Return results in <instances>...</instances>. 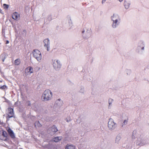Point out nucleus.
Wrapping results in <instances>:
<instances>
[{
  "label": "nucleus",
  "instance_id": "obj_19",
  "mask_svg": "<svg viewBox=\"0 0 149 149\" xmlns=\"http://www.w3.org/2000/svg\"><path fill=\"white\" fill-rule=\"evenodd\" d=\"M113 99L111 98H109L108 100V104L109 105L108 106V108H110L111 107V106L112 103L113 102Z\"/></svg>",
  "mask_w": 149,
  "mask_h": 149
},
{
  "label": "nucleus",
  "instance_id": "obj_26",
  "mask_svg": "<svg viewBox=\"0 0 149 149\" xmlns=\"http://www.w3.org/2000/svg\"><path fill=\"white\" fill-rule=\"evenodd\" d=\"M6 88V86L4 85L2 86H1V88L3 90L5 89Z\"/></svg>",
  "mask_w": 149,
  "mask_h": 149
},
{
  "label": "nucleus",
  "instance_id": "obj_4",
  "mask_svg": "<svg viewBox=\"0 0 149 149\" xmlns=\"http://www.w3.org/2000/svg\"><path fill=\"white\" fill-rule=\"evenodd\" d=\"M52 65L54 69L56 70H60L62 66L60 61L58 59L52 60Z\"/></svg>",
  "mask_w": 149,
  "mask_h": 149
},
{
  "label": "nucleus",
  "instance_id": "obj_5",
  "mask_svg": "<svg viewBox=\"0 0 149 149\" xmlns=\"http://www.w3.org/2000/svg\"><path fill=\"white\" fill-rule=\"evenodd\" d=\"M116 126V123L112 118H110L108 123V127L109 130H112L115 129Z\"/></svg>",
  "mask_w": 149,
  "mask_h": 149
},
{
  "label": "nucleus",
  "instance_id": "obj_7",
  "mask_svg": "<svg viewBox=\"0 0 149 149\" xmlns=\"http://www.w3.org/2000/svg\"><path fill=\"white\" fill-rule=\"evenodd\" d=\"M146 143V140L144 138H138L136 141V144L137 146H142Z\"/></svg>",
  "mask_w": 149,
  "mask_h": 149
},
{
  "label": "nucleus",
  "instance_id": "obj_15",
  "mask_svg": "<svg viewBox=\"0 0 149 149\" xmlns=\"http://www.w3.org/2000/svg\"><path fill=\"white\" fill-rule=\"evenodd\" d=\"M12 18L15 20H16L19 17V15L16 12L14 13L12 16Z\"/></svg>",
  "mask_w": 149,
  "mask_h": 149
},
{
  "label": "nucleus",
  "instance_id": "obj_14",
  "mask_svg": "<svg viewBox=\"0 0 149 149\" xmlns=\"http://www.w3.org/2000/svg\"><path fill=\"white\" fill-rule=\"evenodd\" d=\"M62 139V136H57L53 138L52 141L56 142H58L61 140Z\"/></svg>",
  "mask_w": 149,
  "mask_h": 149
},
{
  "label": "nucleus",
  "instance_id": "obj_3",
  "mask_svg": "<svg viewBox=\"0 0 149 149\" xmlns=\"http://www.w3.org/2000/svg\"><path fill=\"white\" fill-rule=\"evenodd\" d=\"M33 57L39 62H40L42 58V55L41 52L38 49H35L32 52Z\"/></svg>",
  "mask_w": 149,
  "mask_h": 149
},
{
  "label": "nucleus",
  "instance_id": "obj_1",
  "mask_svg": "<svg viewBox=\"0 0 149 149\" xmlns=\"http://www.w3.org/2000/svg\"><path fill=\"white\" fill-rule=\"evenodd\" d=\"M111 19L113 22L112 27L116 28L120 24V18L119 16L117 14H114L111 17Z\"/></svg>",
  "mask_w": 149,
  "mask_h": 149
},
{
  "label": "nucleus",
  "instance_id": "obj_9",
  "mask_svg": "<svg viewBox=\"0 0 149 149\" xmlns=\"http://www.w3.org/2000/svg\"><path fill=\"white\" fill-rule=\"evenodd\" d=\"M63 104V102L62 100L60 99H58L55 102L54 108H57V109L58 110L62 105Z\"/></svg>",
  "mask_w": 149,
  "mask_h": 149
},
{
  "label": "nucleus",
  "instance_id": "obj_29",
  "mask_svg": "<svg viewBox=\"0 0 149 149\" xmlns=\"http://www.w3.org/2000/svg\"><path fill=\"white\" fill-rule=\"evenodd\" d=\"M9 43V41H8V40H7V41H6V44H8V43Z\"/></svg>",
  "mask_w": 149,
  "mask_h": 149
},
{
  "label": "nucleus",
  "instance_id": "obj_34",
  "mask_svg": "<svg viewBox=\"0 0 149 149\" xmlns=\"http://www.w3.org/2000/svg\"><path fill=\"white\" fill-rule=\"evenodd\" d=\"M67 121L68 122H69V120H67Z\"/></svg>",
  "mask_w": 149,
  "mask_h": 149
},
{
  "label": "nucleus",
  "instance_id": "obj_31",
  "mask_svg": "<svg viewBox=\"0 0 149 149\" xmlns=\"http://www.w3.org/2000/svg\"><path fill=\"white\" fill-rule=\"evenodd\" d=\"M123 1V0H119V1L120 2H122V1Z\"/></svg>",
  "mask_w": 149,
  "mask_h": 149
},
{
  "label": "nucleus",
  "instance_id": "obj_28",
  "mask_svg": "<svg viewBox=\"0 0 149 149\" xmlns=\"http://www.w3.org/2000/svg\"><path fill=\"white\" fill-rule=\"evenodd\" d=\"M106 1V0H102V4H103Z\"/></svg>",
  "mask_w": 149,
  "mask_h": 149
},
{
  "label": "nucleus",
  "instance_id": "obj_2",
  "mask_svg": "<svg viewBox=\"0 0 149 149\" xmlns=\"http://www.w3.org/2000/svg\"><path fill=\"white\" fill-rule=\"evenodd\" d=\"M52 93L51 91L48 89L45 90L42 94V99L44 101H47L51 99Z\"/></svg>",
  "mask_w": 149,
  "mask_h": 149
},
{
  "label": "nucleus",
  "instance_id": "obj_18",
  "mask_svg": "<svg viewBox=\"0 0 149 149\" xmlns=\"http://www.w3.org/2000/svg\"><path fill=\"white\" fill-rule=\"evenodd\" d=\"M130 5V3L127 1H125L124 2V6L125 9H128Z\"/></svg>",
  "mask_w": 149,
  "mask_h": 149
},
{
  "label": "nucleus",
  "instance_id": "obj_22",
  "mask_svg": "<svg viewBox=\"0 0 149 149\" xmlns=\"http://www.w3.org/2000/svg\"><path fill=\"white\" fill-rule=\"evenodd\" d=\"M15 64L16 65H19L20 63V59H17L15 61Z\"/></svg>",
  "mask_w": 149,
  "mask_h": 149
},
{
  "label": "nucleus",
  "instance_id": "obj_8",
  "mask_svg": "<svg viewBox=\"0 0 149 149\" xmlns=\"http://www.w3.org/2000/svg\"><path fill=\"white\" fill-rule=\"evenodd\" d=\"M122 117L123 120V123L122 124V126L123 127L127 124L128 119L127 115L125 113L122 114Z\"/></svg>",
  "mask_w": 149,
  "mask_h": 149
},
{
  "label": "nucleus",
  "instance_id": "obj_13",
  "mask_svg": "<svg viewBox=\"0 0 149 149\" xmlns=\"http://www.w3.org/2000/svg\"><path fill=\"white\" fill-rule=\"evenodd\" d=\"M26 72L28 74H30L33 73V69L32 67L30 66L28 67L26 69Z\"/></svg>",
  "mask_w": 149,
  "mask_h": 149
},
{
  "label": "nucleus",
  "instance_id": "obj_16",
  "mask_svg": "<svg viewBox=\"0 0 149 149\" xmlns=\"http://www.w3.org/2000/svg\"><path fill=\"white\" fill-rule=\"evenodd\" d=\"M8 132L11 138H14L15 137V136L13 132L10 128H9L8 130Z\"/></svg>",
  "mask_w": 149,
  "mask_h": 149
},
{
  "label": "nucleus",
  "instance_id": "obj_25",
  "mask_svg": "<svg viewBox=\"0 0 149 149\" xmlns=\"http://www.w3.org/2000/svg\"><path fill=\"white\" fill-rule=\"evenodd\" d=\"M4 7L6 9H7L8 7V5L5 4H4L3 5Z\"/></svg>",
  "mask_w": 149,
  "mask_h": 149
},
{
  "label": "nucleus",
  "instance_id": "obj_10",
  "mask_svg": "<svg viewBox=\"0 0 149 149\" xmlns=\"http://www.w3.org/2000/svg\"><path fill=\"white\" fill-rule=\"evenodd\" d=\"M7 114L8 115L7 117L10 118L13 117L14 115L13 109L10 108H8L7 111Z\"/></svg>",
  "mask_w": 149,
  "mask_h": 149
},
{
  "label": "nucleus",
  "instance_id": "obj_23",
  "mask_svg": "<svg viewBox=\"0 0 149 149\" xmlns=\"http://www.w3.org/2000/svg\"><path fill=\"white\" fill-rule=\"evenodd\" d=\"M74 146L71 145H67L65 147V149H75Z\"/></svg>",
  "mask_w": 149,
  "mask_h": 149
},
{
  "label": "nucleus",
  "instance_id": "obj_32",
  "mask_svg": "<svg viewBox=\"0 0 149 149\" xmlns=\"http://www.w3.org/2000/svg\"><path fill=\"white\" fill-rule=\"evenodd\" d=\"M70 22H71V24H72V21L71 20V19H70Z\"/></svg>",
  "mask_w": 149,
  "mask_h": 149
},
{
  "label": "nucleus",
  "instance_id": "obj_11",
  "mask_svg": "<svg viewBox=\"0 0 149 149\" xmlns=\"http://www.w3.org/2000/svg\"><path fill=\"white\" fill-rule=\"evenodd\" d=\"M44 46L47 48V51L49 50L50 49V41L48 39H45L44 40Z\"/></svg>",
  "mask_w": 149,
  "mask_h": 149
},
{
  "label": "nucleus",
  "instance_id": "obj_20",
  "mask_svg": "<svg viewBox=\"0 0 149 149\" xmlns=\"http://www.w3.org/2000/svg\"><path fill=\"white\" fill-rule=\"evenodd\" d=\"M1 134V139H2V138L3 137H6L7 136V134L6 132L5 131L3 130L2 131Z\"/></svg>",
  "mask_w": 149,
  "mask_h": 149
},
{
  "label": "nucleus",
  "instance_id": "obj_6",
  "mask_svg": "<svg viewBox=\"0 0 149 149\" xmlns=\"http://www.w3.org/2000/svg\"><path fill=\"white\" fill-rule=\"evenodd\" d=\"M82 33L84 37L87 38L91 36L92 32L90 29H88L83 31Z\"/></svg>",
  "mask_w": 149,
  "mask_h": 149
},
{
  "label": "nucleus",
  "instance_id": "obj_24",
  "mask_svg": "<svg viewBox=\"0 0 149 149\" xmlns=\"http://www.w3.org/2000/svg\"><path fill=\"white\" fill-rule=\"evenodd\" d=\"M35 126L36 127H40L41 126V124L39 123V122L37 121L35 123Z\"/></svg>",
  "mask_w": 149,
  "mask_h": 149
},
{
  "label": "nucleus",
  "instance_id": "obj_30",
  "mask_svg": "<svg viewBox=\"0 0 149 149\" xmlns=\"http://www.w3.org/2000/svg\"><path fill=\"white\" fill-rule=\"evenodd\" d=\"M5 58H4L2 59V61H4V60H5Z\"/></svg>",
  "mask_w": 149,
  "mask_h": 149
},
{
  "label": "nucleus",
  "instance_id": "obj_12",
  "mask_svg": "<svg viewBox=\"0 0 149 149\" xmlns=\"http://www.w3.org/2000/svg\"><path fill=\"white\" fill-rule=\"evenodd\" d=\"M49 131L51 134H54L55 132L58 131L56 127L55 126H53L52 127L49 128Z\"/></svg>",
  "mask_w": 149,
  "mask_h": 149
},
{
  "label": "nucleus",
  "instance_id": "obj_33",
  "mask_svg": "<svg viewBox=\"0 0 149 149\" xmlns=\"http://www.w3.org/2000/svg\"><path fill=\"white\" fill-rule=\"evenodd\" d=\"M5 55V54H4L2 55V56H4Z\"/></svg>",
  "mask_w": 149,
  "mask_h": 149
},
{
  "label": "nucleus",
  "instance_id": "obj_17",
  "mask_svg": "<svg viewBox=\"0 0 149 149\" xmlns=\"http://www.w3.org/2000/svg\"><path fill=\"white\" fill-rule=\"evenodd\" d=\"M121 138V135H118L116 137L115 140V143L117 144H118L120 141Z\"/></svg>",
  "mask_w": 149,
  "mask_h": 149
},
{
  "label": "nucleus",
  "instance_id": "obj_21",
  "mask_svg": "<svg viewBox=\"0 0 149 149\" xmlns=\"http://www.w3.org/2000/svg\"><path fill=\"white\" fill-rule=\"evenodd\" d=\"M138 49L139 50L138 52L139 53H141L143 52V51L144 49V47H138Z\"/></svg>",
  "mask_w": 149,
  "mask_h": 149
},
{
  "label": "nucleus",
  "instance_id": "obj_27",
  "mask_svg": "<svg viewBox=\"0 0 149 149\" xmlns=\"http://www.w3.org/2000/svg\"><path fill=\"white\" fill-rule=\"evenodd\" d=\"M3 131V130L1 129L0 130V139H1V132H2V131Z\"/></svg>",
  "mask_w": 149,
  "mask_h": 149
}]
</instances>
